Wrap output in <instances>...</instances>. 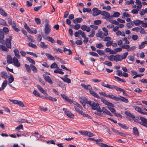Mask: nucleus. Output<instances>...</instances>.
<instances>
[{
  "instance_id": "f257e3e1",
  "label": "nucleus",
  "mask_w": 147,
  "mask_h": 147,
  "mask_svg": "<svg viewBox=\"0 0 147 147\" xmlns=\"http://www.w3.org/2000/svg\"><path fill=\"white\" fill-rule=\"evenodd\" d=\"M87 103L91 106L92 109L96 110L98 112H102V109L100 108L99 105L98 103H96L93 101L90 100L88 101Z\"/></svg>"
},
{
  "instance_id": "f03ea898",
  "label": "nucleus",
  "mask_w": 147,
  "mask_h": 147,
  "mask_svg": "<svg viewBox=\"0 0 147 147\" xmlns=\"http://www.w3.org/2000/svg\"><path fill=\"white\" fill-rule=\"evenodd\" d=\"M113 99L117 101H121L125 103H127L129 102L127 99L121 96H120V97H117L113 95Z\"/></svg>"
},
{
  "instance_id": "7ed1b4c3",
  "label": "nucleus",
  "mask_w": 147,
  "mask_h": 147,
  "mask_svg": "<svg viewBox=\"0 0 147 147\" xmlns=\"http://www.w3.org/2000/svg\"><path fill=\"white\" fill-rule=\"evenodd\" d=\"M12 36H9L8 38H6L5 41V45L7 48H11V41L12 39Z\"/></svg>"
},
{
  "instance_id": "20e7f679",
  "label": "nucleus",
  "mask_w": 147,
  "mask_h": 147,
  "mask_svg": "<svg viewBox=\"0 0 147 147\" xmlns=\"http://www.w3.org/2000/svg\"><path fill=\"white\" fill-rule=\"evenodd\" d=\"M99 99H101V102L107 106L112 107H115V106L113 104L108 102L105 98L102 97H100Z\"/></svg>"
},
{
  "instance_id": "39448f33",
  "label": "nucleus",
  "mask_w": 147,
  "mask_h": 147,
  "mask_svg": "<svg viewBox=\"0 0 147 147\" xmlns=\"http://www.w3.org/2000/svg\"><path fill=\"white\" fill-rule=\"evenodd\" d=\"M63 110L66 115L67 116L71 118H74V115L71 112L67 110V109L63 108Z\"/></svg>"
},
{
  "instance_id": "423d86ee",
  "label": "nucleus",
  "mask_w": 147,
  "mask_h": 147,
  "mask_svg": "<svg viewBox=\"0 0 147 147\" xmlns=\"http://www.w3.org/2000/svg\"><path fill=\"white\" fill-rule=\"evenodd\" d=\"M140 119L142 122H140V123L147 127V119L143 117H140Z\"/></svg>"
},
{
  "instance_id": "0eeeda50",
  "label": "nucleus",
  "mask_w": 147,
  "mask_h": 147,
  "mask_svg": "<svg viewBox=\"0 0 147 147\" xmlns=\"http://www.w3.org/2000/svg\"><path fill=\"white\" fill-rule=\"evenodd\" d=\"M92 10L93 11L92 15L94 16H98L101 13V11L98 10V9L96 7L94 8Z\"/></svg>"
},
{
  "instance_id": "6e6552de",
  "label": "nucleus",
  "mask_w": 147,
  "mask_h": 147,
  "mask_svg": "<svg viewBox=\"0 0 147 147\" xmlns=\"http://www.w3.org/2000/svg\"><path fill=\"white\" fill-rule=\"evenodd\" d=\"M18 58L14 57L13 58V64L17 67H20V62H19Z\"/></svg>"
},
{
  "instance_id": "1a4fd4ad",
  "label": "nucleus",
  "mask_w": 147,
  "mask_h": 147,
  "mask_svg": "<svg viewBox=\"0 0 147 147\" xmlns=\"http://www.w3.org/2000/svg\"><path fill=\"white\" fill-rule=\"evenodd\" d=\"M79 99L82 105L85 108V106L86 103H87V99L85 97H79Z\"/></svg>"
},
{
  "instance_id": "9d476101",
  "label": "nucleus",
  "mask_w": 147,
  "mask_h": 147,
  "mask_svg": "<svg viewBox=\"0 0 147 147\" xmlns=\"http://www.w3.org/2000/svg\"><path fill=\"white\" fill-rule=\"evenodd\" d=\"M101 85L107 88H108L112 89H114L115 86L112 85L106 84L105 82H101Z\"/></svg>"
},
{
  "instance_id": "9b49d317",
  "label": "nucleus",
  "mask_w": 147,
  "mask_h": 147,
  "mask_svg": "<svg viewBox=\"0 0 147 147\" xmlns=\"http://www.w3.org/2000/svg\"><path fill=\"white\" fill-rule=\"evenodd\" d=\"M51 31L50 27L48 24H46L45 26L44 31L45 34H48Z\"/></svg>"
},
{
  "instance_id": "f8f14e48",
  "label": "nucleus",
  "mask_w": 147,
  "mask_h": 147,
  "mask_svg": "<svg viewBox=\"0 0 147 147\" xmlns=\"http://www.w3.org/2000/svg\"><path fill=\"white\" fill-rule=\"evenodd\" d=\"M4 33L2 30H0V43L3 44L4 43V41L3 40L4 38Z\"/></svg>"
},
{
  "instance_id": "ddd939ff",
  "label": "nucleus",
  "mask_w": 147,
  "mask_h": 147,
  "mask_svg": "<svg viewBox=\"0 0 147 147\" xmlns=\"http://www.w3.org/2000/svg\"><path fill=\"white\" fill-rule=\"evenodd\" d=\"M81 29L84 31H86L87 32H89L90 31V27L86 25H83L81 26Z\"/></svg>"
},
{
  "instance_id": "4468645a",
  "label": "nucleus",
  "mask_w": 147,
  "mask_h": 147,
  "mask_svg": "<svg viewBox=\"0 0 147 147\" xmlns=\"http://www.w3.org/2000/svg\"><path fill=\"white\" fill-rule=\"evenodd\" d=\"M114 89H115L117 91H119L121 92H122L123 94L124 95L127 96V95L125 90L122 88H119L116 86H115Z\"/></svg>"
},
{
  "instance_id": "2eb2a0df",
  "label": "nucleus",
  "mask_w": 147,
  "mask_h": 147,
  "mask_svg": "<svg viewBox=\"0 0 147 147\" xmlns=\"http://www.w3.org/2000/svg\"><path fill=\"white\" fill-rule=\"evenodd\" d=\"M1 76L5 79L8 78L9 77L7 73L5 71H3L1 72Z\"/></svg>"
},
{
  "instance_id": "dca6fc26",
  "label": "nucleus",
  "mask_w": 147,
  "mask_h": 147,
  "mask_svg": "<svg viewBox=\"0 0 147 147\" xmlns=\"http://www.w3.org/2000/svg\"><path fill=\"white\" fill-rule=\"evenodd\" d=\"M44 78L45 80L48 83L52 84H53V82L50 77L49 76H45Z\"/></svg>"
},
{
  "instance_id": "f3484780",
  "label": "nucleus",
  "mask_w": 147,
  "mask_h": 147,
  "mask_svg": "<svg viewBox=\"0 0 147 147\" xmlns=\"http://www.w3.org/2000/svg\"><path fill=\"white\" fill-rule=\"evenodd\" d=\"M122 48H117L115 49L114 50H112L111 52V53L112 54H116L117 52L121 51L122 50Z\"/></svg>"
},
{
  "instance_id": "a211bd4d",
  "label": "nucleus",
  "mask_w": 147,
  "mask_h": 147,
  "mask_svg": "<svg viewBox=\"0 0 147 147\" xmlns=\"http://www.w3.org/2000/svg\"><path fill=\"white\" fill-rule=\"evenodd\" d=\"M133 132L136 136H138L139 135V133L138 129L136 127H134L132 129Z\"/></svg>"
},
{
  "instance_id": "6ab92c4d",
  "label": "nucleus",
  "mask_w": 147,
  "mask_h": 147,
  "mask_svg": "<svg viewBox=\"0 0 147 147\" xmlns=\"http://www.w3.org/2000/svg\"><path fill=\"white\" fill-rule=\"evenodd\" d=\"M81 86L82 87L86 90H92V87L90 85H86L84 84H81Z\"/></svg>"
},
{
  "instance_id": "aec40b11",
  "label": "nucleus",
  "mask_w": 147,
  "mask_h": 147,
  "mask_svg": "<svg viewBox=\"0 0 147 147\" xmlns=\"http://www.w3.org/2000/svg\"><path fill=\"white\" fill-rule=\"evenodd\" d=\"M7 61L8 64H11L13 63V59L10 55H8L7 56Z\"/></svg>"
},
{
  "instance_id": "412c9836",
  "label": "nucleus",
  "mask_w": 147,
  "mask_h": 147,
  "mask_svg": "<svg viewBox=\"0 0 147 147\" xmlns=\"http://www.w3.org/2000/svg\"><path fill=\"white\" fill-rule=\"evenodd\" d=\"M99 94L102 96H104L106 97H109L113 99V94H109L107 95L104 92H100Z\"/></svg>"
},
{
  "instance_id": "4be33fe9",
  "label": "nucleus",
  "mask_w": 147,
  "mask_h": 147,
  "mask_svg": "<svg viewBox=\"0 0 147 147\" xmlns=\"http://www.w3.org/2000/svg\"><path fill=\"white\" fill-rule=\"evenodd\" d=\"M89 92L93 96L97 98H100V97L99 96V95L97 93H96L94 91H92V90H90Z\"/></svg>"
},
{
  "instance_id": "5701e85b",
  "label": "nucleus",
  "mask_w": 147,
  "mask_h": 147,
  "mask_svg": "<svg viewBox=\"0 0 147 147\" xmlns=\"http://www.w3.org/2000/svg\"><path fill=\"white\" fill-rule=\"evenodd\" d=\"M13 53L15 57L18 58V59H20V55L19 52L17 49H16L13 50Z\"/></svg>"
},
{
  "instance_id": "b1692460",
  "label": "nucleus",
  "mask_w": 147,
  "mask_h": 147,
  "mask_svg": "<svg viewBox=\"0 0 147 147\" xmlns=\"http://www.w3.org/2000/svg\"><path fill=\"white\" fill-rule=\"evenodd\" d=\"M122 60L121 55H115V61L117 62L120 61Z\"/></svg>"
},
{
  "instance_id": "393cba45",
  "label": "nucleus",
  "mask_w": 147,
  "mask_h": 147,
  "mask_svg": "<svg viewBox=\"0 0 147 147\" xmlns=\"http://www.w3.org/2000/svg\"><path fill=\"white\" fill-rule=\"evenodd\" d=\"M0 50L6 52H8L9 51L8 48L7 47L2 45H0Z\"/></svg>"
},
{
  "instance_id": "a878e982",
  "label": "nucleus",
  "mask_w": 147,
  "mask_h": 147,
  "mask_svg": "<svg viewBox=\"0 0 147 147\" xmlns=\"http://www.w3.org/2000/svg\"><path fill=\"white\" fill-rule=\"evenodd\" d=\"M82 21V19L81 18H76L75 19H74L73 20V22L76 24L78 23H81Z\"/></svg>"
},
{
  "instance_id": "bb28decb",
  "label": "nucleus",
  "mask_w": 147,
  "mask_h": 147,
  "mask_svg": "<svg viewBox=\"0 0 147 147\" xmlns=\"http://www.w3.org/2000/svg\"><path fill=\"white\" fill-rule=\"evenodd\" d=\"M37 87L39 90L43 94H46V91L43 89L39 85H37Z\"/></svg>"
},
{
  "instance_id": "cd10ccee",
  "label": "nucleus",
  "mask_w": 147,
  "mask_h": 147,
  "mask_svg": "<svg viewBox=\"0 0 147 147\" xmlns=\"http://www.w3.org/2000/svg\"><path fill=\"white\" fill-rule=\"evenodd\" d=\"M42 36L45 39H47L48 41L50 42L51 43H53L55 42V40L52 37H51L50 36H48L46 38H45V37L44 36H43L42 34Z\"/></svg>"
},
{
  "instance_id": "c85d7f7f",
  "label": "nucleus",
  "mask_w": 147,
  "mask_h": 147,
  "mask_svg": "<svg viewBox=\"0 0 147 147\" xmlns=\"http://www.w3.org/2000/svg\"><path fill=\"white\" fill-rule=\"evenodd\" d=\"M0 14L3 16L6 17L7 16V14L1 7H0Z\"/></svg>"
},
{
  "instance_id": "c756f323",
  "label": "nucleus",
  "mask_w": 147,
  "mask_h": 147,
  "mask_svg": "<svg viewBox=\"0 0 147 147\" xmlns=\"http://www.w3.org/2000/svg\"><path fill=\"white\" fill-rule=\"evenodd\" d=\"M45 55H46L48 59L50 60L53 61L55 60V59L54 57L51 54H49L48 53H46Z\"/></svg>"
},
{
  "instance_id": "7c9ffc66",
  "label": "nucleus",
  "mask_w": 147,
  "mask_h": 147,
  "mask_svg": "<svg viewBox=\"0 0 147 147\" xmlns=\"http://www.w3.org/2000/svg\"><path fill=\"white\" fill-rule=\"evenodd\" d=\"M60 78L63 80V81L67 83L70 84L71 83V80L70 79L68 78H63L62 77H61Z\"/></svg>"
},
{
  "instance_id": "2f4dec72",
  "label": "nucleus",
  "mask_w": 147,
  "mask_h": 147,
  "mask_svg": "<svg viewBox=\"0 0 147 147\" xmlns=\"http://www.w3.org/2000/svg\"><path fill=\"white\" fill-rule=\"evenodd\" d=\"M125 114L129 117L132 118H134L135 117V116L131 114L130 112L127 111H126L125 112Z\"/></svg>"
},
{
  "instance_id": "473e14b6",
  "label": "nucleus",
  "mask_w": 147,
  "mask_h": 147,
  "mask_svg": "<svg viewBox=\"0 0 147 147\" xmlns=\"http://www.w3.org/2000/svg\"><path fill=\"white\" fill-rule=\"evenodd\" d=\"M40 46L43 49H46L48 48V45H45V43L44 42H41Z\"/></svg>"
},
{
  "instance_id": "72a5a7b5",
  "label": "nucleus",
  "mask_w": 147,
  "mask_h": 147,
  "mask_svg": "<svg viewBox=\"0 0 147 147\" xmlns=\"http://www.w3.org/2000/svg\"><path fill=\"white\" fill-rule=\"evenodd\" d=\"M30 66L32 71L34 73H36L37 72V70L36 67L33 65L30 64Z\"/></svg>"
},
{
  "instance_id": "f704fd0d",
  "label": "nucleus",
  "mask_w": 147,
  "mask_h": 147,
  "mask_svg": "<svg viewBox=\"0 0 147 147\" xmlns=\"http://www.w3.org/2000/svg\"><path fill=\"white\" fill-rule=\"evenodd\" d=\"M14 80L13 77L12 75L10 74L9 75V78L8 79V82L10 84L13 82Z\"/></svg>"
},
{
  "instance_id": "c9c22d12",
  "label": "nucleus",
  "mask_w": 147,
  "mask_h": 147,
  "mask_svg": "<svg viewBox=\"0 0 147 147\" xmlns=\"http://www.w3.org/2000/svg\"><path fill=\"white\" fill-rule=\"evenodd\" d=\"M24 65L28 73H30L31 72L30 66L26 64H25Z\"/></svg>"
},
{
  "instance_id": "e433bc0d",
  "label": "nucleus",
  "mask_w": 147,
  "mask_h": 147,
  "mask_svg": "<svg viewBox=\"0 0 147 147\" xmlns=\"http://www.w3.org/2000/svg\"><path fill=\"white\" fill-rule=\"evenodd\" d=\"M89 35H88V36L90 37H93L94 35L95 34V31L94 29H92L91 32L89 33Z\"/></svg>"
},
{
  "instance_id": "4c0bfd02",
  "label": "nucleus",
  "mask_w": 147,
  "mask_h": 147,
  "mask_svg": "<svg viewBox=\"0 0 147 147\" xmlns=\"http://www.w3.org/2000/svg\"><path fill=\"white\" fill-rule=\"evenodd\" d=\"M46 99L48 100H51L53 102H56L57 100V99L54 98L52 97L51 96H49V97H47Z\"/></svg>"
},
{
  "instance_id": "58836bf2",
  "label": "nucleus",
  "mask_w": 147,
  "mask_h": 147,
  "mask_svg": "<svg viewBox=\"0 0 147 147\" xmlns=\"http://www.w3.org/2000/svg\"><path fill=\"white\" fill-rule=\"evenodd\" d=\"M118 124L121 128L125 129H127L129 127L127 126L123 125L120 123H118Z\"/></svg>"
},
{
  "instance_id": "ea45409f",
  "label": "nucleus",
  "mask_w": 147,
  "mask_h": 147,
  "mask_svg": "<svg viewBox=\"0 0 147 147\" xmlns=\"http://www.w3.org/2000/svg\"><path fill=\"white\" fill-rule=\"evenodd\" d=\"M62 69H59V70H55L54 71V72L55 73H59L61 74H63L64 73L63 71H61Z\"/></svg>"
},
{
  "instance_id": "a19ab883",
  "label": "nucleus",
  "mask_w": 147,
  "mask_h": 147,
  "mask_svg": "<svg viewBox=\"0 0 147 147\" xmlns=\"http://www.w3.org/2000/svg\"><path fill=\"white\" fill-rule=\"evenodd\" d=\"M26 58L29 62L34 65L35 64V61L33 59L28 57H26Z\"/></svg>"
},
{
  "instance_id": "79ce46f5",
  "label": "nucleus",
  "mask_w": 147,
  "mask_h": 147,
  "mask_svg": "<svg viewBox=\"0 0 147 147\" xmlns=\"http://www.w3.org/2000/svg\"><path fill=\"white\" fill-rule=\"evenodd\" d=\"M134 1L133 0H130L129 1H128L125 2V4L127 5H129L130 4H134Z\"/></svg>"
},
{
  "instance_id": "37998d69",
  "label": "nucleus",
  "mask_w": 147,
  "mask_h": 147,
  "mask_svg": "<svg viewBox=\"0 0 147 147\" xmlns=\"http://www.w3.org/2000/svg\"><path fill=\"white\" fill-rule=\"evenodd\" d=\"M131 15L127 13L124 12L123 13V16H122L123 18H125V17H130Z\"/></svg>"
},
{
  "instance_id": "c03bdc74",
  "label": "nucleus",
  "mask_w": 147,
  "mask_h": 147,
  "mask_svg": "<svg viewBox=\"0 0 147 147\" xmlns=\"http://www.w3.org/2000/svg\"><path fill=\"white\" fill-rule=\"evenodd\" d=\"M82 11L84 13L87 12L90 13L91 12V10L89 8H85L84 7Z\"/></svg>"
},
{
  "instance_id": "a18cd8bd",
  "label": "nucleus",
  "mask_w": 147,
  "mask_h": 147,
  "mask_svg": "<svg viewBox=\"0 0 147 147\" xmlns=\"http://www.w3.org/2000/svg\"><path fill=\"white\" fill-rule=\"evenodd\" d=\"M7 80H5L3 82V84L1 85V87L4 89L5 87L7 85Z\"/></svg>"
},
{
  "instance_id": "49530a36",
  "label": "nucleus",
  "mask_w": 147,
  "mask_h": 147,
  "mask_svg": "<svg viewBox=\"0 0 147 147\" xmlns=\"http://www.w3.org/2000/svg\"><path fill=\"white\" fill-rule=\"evenodd\" d=\"M28 45L29 46L31 47L34 49H36L37 48V47L36 45L32 43H28Z\"/></svg>"
},
{
  "instance_id": "de8ad7c7",
  "label": "nucleus",
  "mask_w": 147,
  "mask_h": 147,
  "mask_svg": "<svg viewBox=\"0 0 147 147\" xmlns=\"http://www.w3.org/2000/svg\"><path fill=\"white\" fill-rule=\"evenodd\" d=\"M130 46L127 45H124L122 46L121 48L123 49H126L127 51H128V50L129 49Z\"/></svg>"
},
{
  "instance_id": "09e8293b",
  "label": "nucleus",
  "mask_w": 147,
  "mask_h": 147,
  "mask_svg": "<svg viewBox=\"0 0 147 147\" xmlns=\"http://www.w3.org/2000/svg\"><path fill=\"white\" fill-rule=\"evenodd\" d=\"M134 108L135 110L139 113H141L142 112V109L139 107H137L136 106H134Z\"/></svg>"
},
{
  "instance_id": "8fccbe9b",
  "label": "nucleus",
  "mask_w": 147,
  "mask_h": 147,
  "mask_svg": "<svg viewBox=\"0 0 147 147\" xmlns=\"http://www.w3.org/2000/svg\"><path fill=\"white\" fill-rule=\"evenodd\" d=\"M102 30L105 32V33L104 34V35L105 36H107L108 35V30L105 27L102 28Z\"/></svg>"
},
{
  "instance_id": "3c124183",
  "label": "nucleus",
  "mask_w": 147,
  "mask_h": 147,
  "mask_svg": "<svg viewBox=\"0 0 147 147\" xmlns=\"http://www.w3.org/2000/svg\"><path fill=\"white\" fill-rule=\"evenodd\" d=\"M109 21L111 23L114 24L118 25L119 24V23L118 22L115 20H109Z\"/></svg>"
},
{
  "instance_id": "603ef678",
  "label": "nucleus",
  "mask_w": 147,
  "mask_h": 147,
  "mask_svg": "<svg viewBox=\"0 0 147 147\" xmlns=\"http://www.w3.org/2000/svg\"><path fill=\"white\" fill-rule=\"evenodd\" d=\"M108 58L109 60L111 61H114L115 59V55H111L109 56Z\"/></svg>"
},
{
  "instance_id": "864d4df0",
  "label": "nucleus",
  "mask_w": 147,
  "mask_h": 147,
  "mask_svg": "<svg viewBox=\"0 0 147 147\" xmlns=\"http://www.w3.org/2000/svg\"><path fill=\"white\" fill-rule=\"evenodd\" d=\"M85 136L89 137H92L94 136V135L90 132L86 131V134Z\"/></svg>"
},
{
  "instance_id": "5fc2aeb1",
  "label": "nucleus",
  "mask_w": 147,
  "mask_h": 147,
  "mask_svg": "<svg viewBox=\"0 0 147 147\" xmlns=\"http://www.w3.org/2000/svg\"><path fill=\"white\" fill-rule=\"evenodd\" d=\"M36 23L38 25H39L41 23V20L40 19L38 18H35L34 19Z\"/></svg>"
},
{
  "instance_id": "6e6d98bb",
  "label": "nucleus",
  "mask_w": 147,
  "mask_h": 147,
  "mask_svg": "<svg viewBox=\"0 0 147 147\" xmlns=\"http://www.w3.org/2000/svg\"><path fill=\"white\" fill-rule=\"evenodd\" d=\"M141 28L140 30V32L142 34H146L147 32L145 31L144 29L142 28V27H140Z\"/></svg>"
},
{
  "instance_id": "4d7b16f0",
  "label": "nucleus",
  "mask_w": 147,
  "mask_h": 147,
  "mask_svg": "<svg viewBox=\"0 0 147 147\" xmlns=\"http://www.w3.org/2000/svg\"><path fill=\"white\" fill-rule=\"evenodd\" d=\"M128 53V52H126L124 53L123 54V56H121V57L122 58V59H125L127 56Z\"/></svg>"
},
{
  "instance_id": "13d9d810",
  "label": "nucleus",
  "mask_w": 147,
  "mask_h": 147,
  "mask_svg": "<svg viewBox=\"0 0 147 147\" xmlns=\"http://www.w3.org/2000/svg\"><path fill=\"white\" fill-rule=\"evenodd\" d=\"M50 67L51 68H57L58 67V65L55 63L54 62L51 64L50 66Z\"/></svg>"
},
{
  "instance_id": "bf43d9fd",
  "label": "nucleus",
  "mask_w": 147,
  "mask_h": 147,
  "mask_svg": "<svg viewBox=\"0 0 147 147\" xmlns=\"http://www.w3.org/2000/svg\"><path fill=\"white\" fill-rule=\"evenodd\" d=\"M120 15V13L119 12H115L112 15V17L117 18L119 17Z\"/></svg>"
},
{
  "instance_id": "052dcab7",
  "label": "nucleus",
  "mask_w": 147,
  "mask_h": 147,
  "mask_svg": "<svg viewBox=\"0 0 147 147\" xmlns=\"http://www.w3.org/2000/svg\"><path fill=\"white\" fill-rule=\"evenodd\" d=\"M80 32V35H81V36L84 38H85L86 36L85 33L84 32L82 31L81 30H80V31H79Z\"/></svg>"
},
{
  "instance_id": "680f3d73",
  "label": "nucleus",
  "mask_w": 147,
  "mask_h": 147,
  "mask_svg": "<svg viewBox=\"0 0 147 147\" xmlns=\"http://www.w3.org/2000/svg\"><path fill=\"white\" fill-rule=\"evenodd\" d=\"M104 64L108 66H111L112 65L111 62L110 61H106L103 63Z\"/></svg>"
},
{
  "instance_id": "e2e57ef3",
  "label": "nucleus",
  "mask_w": 147,
  "mask_h": 147,
  "mask_svg": "<svg viewBox=\"0 0 147 147\" xmlns=\"http://www.w3.org/2000/svg\"><path fill=\"white\" fill-rule=\"evenodd\" d=\"M101 21L100 20H97L94 21V24L96 25H98L101 23Z\"/></svg>"
},
{
  "instance_id": "0e129e2a",
  "label": "nucleus",
  "mask_w": 147,
  "mask_h": 147,
  "mask_svg": "<svg viewBox=\"0 0 147 147\" xmlns=\"http://www.w3.org/2000/svg\"><path fill=\"white\" fill-rule=\"evenodd\" d=\"M26 53L27 54L32 55L34 57H37V56L36 55V54L34 53L28 51Z\"/></svg>"
},
{
  "instance_id": "69168bd1",
  "label": "nucleus",
  "mask_w": 147,
  "mask_h": 147,
  "mask_svg": "<svg viewBox=\"0 0 147 147\" xmlns=\"http://www.w3.org/2000/svg\"><path fill=\"white\" fill-rule=\"evenodd\" d=\"M131 38L133 40H136L138 39V37L137 35H133L131 36Z\"/></svg>"
},
{
  "instance_id": "338daca9",
  "label": "nucleus",
  "mask_w": 147,
  "mask_h": 147,
  "mask_svg": "<svg viewBox=\"0 0 147 147\" xmlns=\"http://www.w3.org/2000/svg\"><path fill=\"white\" fill-rule=\"evenodd\" d=\"M89 53L90 55L92 56L97 57H98V54L96 53L93 52H90Z\"/></svg>"
},
{
  "instance_id": "774afa93",
  "label": "nucleus",
  "mask_w": 147,
  "mask_h": 147,
  "mask_svg": "<svg viewBox=\"0 0 147 147\" xmlns=\"http://www.w3.org/2000/svg\"><path fill=\"white\" fill-rule=\"evenodd\" d=\"M33 94L36 96L38 97H40V95L38 92L36 90H34L33 92Z\"/></svg>"
}]
</instances>
